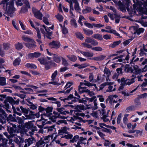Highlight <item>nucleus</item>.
<instances>
[{
	"label": "nucleus",
	"mask_w": 147,
	"mask_h": 147,
	"mask_svg": "<svg viewBox=\"0 0 147 147\" xmlns=\"http://www.w3.org/2000/svg\"><path fill=\"white\" fill-rule=\"evenodd\" d=\"M73 84H74L73 82H68L65 86L64 88H66L65 89H66L68 88H69L71 86H72Z\"/></svg>",
	"instance_id": "61"
},
{
	"label": "nucleus",
	"mask_w": 147,
	"mask_h": 147,
	"mask_svg": "<svg viewBox=\"0 0 147 147\" xmlns=\"http://www.w3.org/2000/svg\"><path fill=\"white\" fill-rule=\"evenodd\" d=\"M25 66L28 68H30L31 69H36L37 68L35 64L33 63H28L25 65Z\"/></svg>",
	"instance_id": "20"
},
{
	"label": "nucleus",
	"mask_w": 147,
	"mask_h": 147,
	"mask_svg": "<svg viewBox=\"0 0 147 147\" xmlns=\"http://www.w3.org/2000/svg\"><path fill=\"white\" fill-rule=\"evenodd\" d=\"M104 73L107 75V78H108L109 77V75L111 74V72L110 71L109 69L108 68H107L105 67V69L104 70Z\"/></svg>",
	"instance_id": "45"
},
{
	"label": "nucleus",
	"mask_w": 147,
	"mask_h": 147,
	"mask_svg": "<svg viewBox=\"0 0 147 147\" xmlns=\"http://www.w3.org/2000/svg\"><path fill=\"white\" fill-rule=\"evenodd\" d=\"M97 132L99 136L103 139L104 140L105 139L104 136H105V135L103 134L98 129L97 131Z\"/></svg>",
	"instance_id": "52"
},
{
	"label": "nucleus",
	"mask_w": 147,
	"mask_h": 147,
	"mask_svg": "<svg viewBox=\"0 0 147 147\" xmlns=\"http://www.w3.org/2000/svg\"><path fill=\"white\" fill-rule=\"evenodd\" d=\"M76 36L77 38L80 39V40H83L84 38L82 34L80 32L76 33Z\"/></svg>",
	"instance_id": "28"
},
{
	"label": "nucleus",
	"mask_w": 147,
	"mask_h": 147,
	"mask_svg": "<svg viewBox=\"0 0 147 147\" xmlns=\"http://www.w3.org/2000/svg\"><path fill=\"white\" fill-rule=\"evenodd\" d=\"M83 30L84 33L87 36L91 35L93 33V31L92 30L84 28L83 29Z\"/></svg>",
	"instance_id": "15"
},
{
	"label": "nucleus",
	"mask_w": 147,
	"mask_h": 147,
	"mask_svg": "<svg viewBox=\"0 0 147 147\" xmlns=\"http://www.w3.org/2000/svg\"><path fill=\"white\" fill-rule=\"evenodd\" d=\"M144 31V29L143 28H140L136 30V31L134 32V34L137 33V34L139 35L141 33L143 32Z\"/></svg>",
	"instance_id": "29"
},
{
	"label": "nucleus",
	"mask_w": 147,
	"mask_h": 147,
	"mask_svg": "<svg viewBox=\"0 0 147 147\" xmlns=\"http://www.w3.org/2000/svg\"><path fill=\"white\" fill-rule=\"evenodd\" d=\"M6 78L4 77H0V85L3 86L6 84Z\"/></svg>",
	"instance_id": "24"
},
{
	"label": "nucleus",
	"mask_w": 147,
	"mask_h": 147,
	"mask_svg": "<svg viewBox=\"0 0 147 147\" xmlns=\"http://www.w3.org/2000/svg\"><path fill=\"white\" fill-rule=\"evenodd\" d=\"M61 30L63 34L64 35L66 34L69 32L68 29L65 26V25L63 28L61 29Z\"/></svg>",
	"instance_id": "31"
},
{
	"label": "nucleus",
	"mask_w": 147,
	"mask_h": 147,
	"mask_svg": "<svg viewBox=\"0 0 147 147\" xmlns=\"http://www.w3.org/2000/svg\"><path fill=\"white\" fill-rule=\"evenodd\" d=\"M92 37L100 40L103 39L102 36L99 34H94L92 36Z\"/></svg>",
	"instance_id": "23"
},
{
	"label": "nucleus",
	"mask_w": 147,
	"mask_h": 147,
	"mask_svg": "<svg viewBox=\"0 0 147 147\" xmlns=\"http://www.w3.org/2000/svg\"><path fill=\"white\" fill-rule=\"evenodd\" d=\"M8 140L4 138V137L3 138V139L1 140V142H2L1 144L3 146H5L7 143Z\"/></svg>",
	"instance_id": "44"
},
{
	"label": "nucleus",
	"mask_w": 147,
	"mask_h": 147,
	"mask_svg": "<svg viewBox=\"0 0 147 147\" xmlns=\"http://www.w3.org/2000/svg\"><path fill=\"white\" fill-rule=\"evenodd\" d=\"M32 12L34 14V16L36 19L40 20H42L43 15L39 11L36 9L34 10L32 9Z\"/></svg>",
	"instance_id": "8"
},
{
	"label": "nucleus",
	"mask_w": 147,
	"mask_h": 147,
	"mask_svg": "<svg viewBox=\"0 0 147 147\" xmlns=\"http://www.w3.org/2000/svg\"><path fill=\"white\" fill-rule=\"evenodd\" d=\"M88 65L87 63H86L83 64H82L81 65L79 64V67H78V68L79 69H81L84 68Z\"/></svg>",
	"instance_id": "40"
},
{
	"label": "nucleus",
	"mask_w": 147,
	"mask_h": 147,
	"mask_svg": "<svg viewBox=\"0 0 147 147\" xmlns=\"http://www.w3.org/2000/svg\"><path fill=\"white\" fill-rule=\"evenodd\" d=\"M125 5L126 6V8L127 9L128 11L129 10V7L130 6V4L131 3V1L130 0H125Z\"/></svg>",
	"instance_id": "36"
},
{
	"label": "nucleus",
	"mask_w": 147,
	"mask_h": 147,
	"mask_svg": "<svg viewBox=\"0 0 147 147\" xmlns=\"http://www.w3.org/2000/svg\"><path fill=\"white\" fill-rule=\"evenodd\" d=\"M21 61V59L19 57L16 58L14 60L13 63V65L15 66L19 65Z\"/></svg>",
	"instance_id": "22"
},
{
	"label": "nucleus",
	"mask_w": 147,
	"mask_h": 147,
	"mask_svg": "<svg viewBox=\"0 0 147 147\" xmlns=\"http://www.w3.org/2000/svg\"><path fill=\"white\" fill-rule=\"evenodd\" d=\"M41 65H44L46 70H48L53 67H56L57 64L51 60L48 61L45 57L39 58L38 59Z\"/></svg>",
	"instance_id": "3"
},
{
	"label": "nucleus",
	"mask_w": 147,
	"mask_h": 147,
	"mask_svg": "<svg viewBox=\"0 0 147 147\" xmlns=\"http://www.w3.org/2000/svg\"><path fill=\"white\" fill-rule=\"evenodd\" d=\"M81 83H84V82H80V85L78 86V90L80 94H82L83 92H82V91L86 90L87 89V87L85 86L84 87H82V86L83 85H84V84H81Z\"/></svg>",
	"instance_id": "17"
},
{
	"label": "nucleus",
	"mask_w": 147,
	"mask_h": 147,
	"mask_svg": "<svg viewBox=\"0 0 147 147\" xmlns=\"http://www.w3.org/2000/svg\"><path fill=\"white\" fill-rule=\"evenodd\" d=\"M91 44L93 46H96L98 45V42L97 40L94 38H92Z\"/></svg>",
	"instance_id": "57"
},
{
	"label": "nucleus",
	"mask_w": 147,
	"mask_h": 147,
	"mask_svg": "<svg viewBox=\"0 0 147 147\" xmlns=\"http://www.w3.org/2000/svg\"><path fill=\"white\" fill-rule=\"evenodd\" d=\"M26 58L32 59L34 58V53H30L27 55Z\"/></svg>",
	"instance_id": "46"
},
{
	"label": "nucleus",
	"mask_w": 147,
	"mask_h": 147,
	"mask_svg": "<svg viewBox=\"0 0 147 147\" xmlns=\"http://www.w3.org/2000/svg\"><path fill=\"white\" fill-rule=\"evenodd\" d=\"M57 74L58 72L57 70H56L54 71V72L52 74L51 76V80L53 81L55 80Z\"/></svg>",
	"instance_id": "35"
},
{
	"label": "nucleus",
	"mask_w": 147,
	"mask_h": 147,
	"mask_svg": "<svg viewBox=\"0 0 147 147\" xmlns=\"http://www.w3.org/2000/svg\"><path fill=\"white\" fill-rule=\"evenodd\" d=\"M33 123L31 121L26 122L24 124L25 128H26L28 129H30V130L31 129L33 126Z\"/></svg>",
	"instance_id": "19"
},
{
	"label": "nucleus",
	"mask_w": 147,
	"mask_h": 147,
	"mask_svg": "<svg viewBox=\"0 0 147 147\" xmlns=\"http://www.w3.org/2000/svg\"><path fill=\"white\" fill-rule=\"evenodd\" d=\"M134 3L133 7L134 9H143L142 5V3L139 0H133Z\"/></svg>",
	"instance_id": "7"
},
{
	"label": "nucleus",
	"mask_w": 147,
	"mask_h": 147,
	"mask_svg": "<svg viewBox=\"0 0 147 147\" xmlns=\"http://www.w3.org/2000/svg\"><path fill=\"white\" fill-rule=\"evenodd\" d=\"M18 127L16 129V133H22L24 132L25 128L24 125H18Z\"/></svg>",
	"instance_id": "13"
},
{
	"label": "nucleus",
	"mask_w": 147,
	"mask_h": 147,
	"mask_svg": "<svg viewBox=\"0 0 147 147\" xmlns=\"http://www.w3.org/2000/svg\"><path fill=\"white\" fill-rule=\"evenodd\" d=\"M15 47L17 50H20L22 49L23 46L22 43L18 42L15 45Z\"/></svg>",
	"instance_id": "18"
},
{
	"label": "nucleus",
	"mask_w": 147,
	"mask_h": 147,
	"mask_svg": "<svg viewBox=\"0 0 147 147\" xmlns=\"http://www.w3.org/2000/svg\"><path fill=\"white\" fill-rule=\"evenodd\" d=\"M82 92L88 93V95L90 96H94V93L93 91H90V90L87 89L86 90L82 91Z\"/></svg>",
	"instance_id": "27"
},
{
	"label": "nucleus",
	"mask_w": 147,
	"mask_h": 147,
	"mask_svg": "<svg viewBox=\"0 0 147 147\" xmlns=\"http://www.w3.org/2000/svg\"><path fill=\"white\" fill-rule=\"evenodd\" d=\"M62 64L65 66H67L68 65V63L67 60L64 58L61 57Z\"/></svg>",
	"instance_id": "42"
},
{
	"label": "nucleus",
	"mask_w": 147,
	"mask_h": 147,
	"mask_svg": "<svg viewBox=\"0 0 147 147\" xmlns=\"http://www.w3.org/2000/svg\"><path fill=\"white\" fill-rule=\"evenodd\" d=\"M84 83H81V84H84V85L88 86L89 87L92 86L93 83H90L88 81H87L85 80H84Z\"/></svg>",
	"instance_id": "38"
},
{
	"label": "nucleus",
	"mask_w": 147,
	"mask_h": 147,
	"mask_svg": "<svg viewBox=\"0 0 147 147\" xmlns=\"http://www.w3.org/2000/svg\"><path fill=\"white\" fill-rule=\"evenodd\" d=\"M117 5L119 6L120 10L123 12H125L126 11V6L124 4H123L121 1H119Z\"/></svg>",
	"instance_id": "12"
},
{
	"label": "nucleus",
	"mask_w": 147,
	"mask_h": 147,
	"mask_svg": "<svg viewBox=\"0 0 147 147\" xmlns=\"http://www.w3.org/2000/svg\"><path fill=\"white\" fill-rule=\"evenodd\" d=\"M14 95L15 96H17L21 98L22 99H24L25 98L26 96L25 94H19L17 93H15L14 94Z\"/></svg>",
	"instance_id": "39"
},
{
	"label": "nucleus",
	"mask_w": 147,
	"mask_h": 147,
	"mask_svg": "<svg viewBox=\"0 0 147 147\" xmlns=\"http://www.w3.org/2000/svg\"><path fill=\"white\" fill-rule=\"evenodd\" d=\"M147 97V93H144L142 94L139 95L138 96V97L139 98H146Z\"/></svg>",
	"instance_id": "63"
},
{
	"label": "nucleus",
	"mask_w": 147,
	"mask_h": 147,
	"mask_svg": "<svg viewBox=\"0 0 147 147\" xmlns=\"http://www.w3.org/2000/svg\"><path fill=\"white\" fill-rule=\"evenodd\" d=\"M53 108L52 107H48L46 108H45V111H46L47 114L49 113H51L52 112Z\"/></svg>",
	"instance_id": "43"
},
{
	"label": "nucleus",
	"mask_w": 147,
	"mask_h": 147,
	"mask_svg": "<svg viewBox=\"0 0 147 147\" xmlns=\"http://www.w3.org/2000/svg\"><path fill=\"white\" fill-rule=\"evenodd\" d=\"M76 22V20L74 18L71 19L70 21L71 25L74 26L75 28H76L77 27V24Z\"/></svg>",
	"instance_id": "30"
},
{
	"label": "nucleus",
	"mask_w": 147,
	"mask_h": 147,
	"mask_svg": "<svg viewBox=\"0 0 147 147\" xmlns=\"http://www.w3.org/2000/svg\"><path fill=\"white\" fill-rule=\"evenodd\" d=\"M2 4L3 5V8L6 12L7 15L9 16L14 13L15 8L14 6V2L13 0L7 2L2 0L0 3V5Z\"/></svg>",
	"instance_id": "1"
},
{
	"label": "nucleus",
	"mask_w": 147,
	"mask_h": 147,
	"mask_svg": "<svg viewBox=\"0 0 147 147\" xmlns=\"http://www.w3.org/2000/svg\"><path fill=\"white\" fill-rule=\"evenodd\" d=\"M54 56L53 57V59L55 62L59 63L61 62V57L57 55L54 54Z\"/></svg>",
	"instance_id": "14"
},
{
	"label": "nucleus",
	"mask_w": 147,
	"mask_h": 147,
	"mask_svg": "<svg viewBox=\"0 0 147 147\" xmlns=\"http://www.w3.org/2000/svg\"><path fill=\"white\" fill-rule=\"evenodd\" d=\"M134 106L131 105L130 106L126 108L125 111L127 112H128L133 110H134Z\"/></svg>",
	"instance_id": "55"
},
{
	"label": "nucleus",
	"mask_w": 147,
	"mask_h": 147,
	"mask_svg": "<svg viewBox=\"0 0 147 147\" xmlns=\"http://www.w3.org/2000/svg\"><path fill=\"white\" fill-rule=\"evenodd\" d=\"M27 140H28V146L33 143V141H36L35 139L33 137H32L31 138H29Z\"/></svg>",
	"instance_id": "26"
},
{
	"label": "nucleus",
	"mask_w": 147,
	"mask_h": 147,
	"mask_svg": "<svg viewBox=\"0 0 147 147\" xmlns=\"http://www.w3.org/2000/svg\"><path fill=\"white\" fill-rule=\"evenodd\" d=\"M25 116L26 117L27 119H33L35 118L34 115L29 114L28 115H26Z\"/></svg>",
	"instance_id": "53"
},
{
	"label": "nucleus",
	"mask_w": 147,
	"mask_h": 147,
	"mask_svg": "<svg viewBox=\"0 0 147 147\" xmlns=\"http://www.w3.org/2000/svg\"><path fill=\"white\" fill-rule=\"evenodd\" d=\"M80 53L86 57H92L94 55V54L92 53H90L88 52H85L83 51H81Z\"/></svg>",
	"instance_id": "16"
},
{
	"label": "nucleus",
	"mask_w": 147,
	"mask_h": 147,
	"mask_svg": "<svg viewBox=\"0 0 147 147\" xmlns=\"http://www.w3.org/2000/svg\"><path fill=\"white\" fill-rule=\"evenodd\" d=\"M49 45L52 48L57 49L60 47L61 44L59 41L53 40L49 43Z\"/></svg>",
	"instance_id": "6"
},
{
	"label": "nucleus",
	"mask_w": 147,
	"mask_h": 147,
	"mask_svg": "<svg viewBox=\"0 0 147 147\" xmlns=\"http://www.w3.org/2000/svg\"><path fill=\"white\" fill-rule=\"evenodd\" d=\"M24 89L28 91V92H27V94H32L34 92L32 88H25Z\"/></svg>",
	"instance_id": "58"
},
{
	"label": "nucleus",
	"mask_w": 147,
	"mask_h": 147,
	"mask_svg": "<svg viewBox=\"0 0 147 147\" xmlns=\"http://www.w3.org/2000/svg\"><path fill=\"white\" fill-rule=\"evenodd\" d=\"M28 8L27 7L23 6L21 7V12L23 13L27 12L28 11Z\"/></svg>",
	"instance_id": "50"
},
{
	"label": "nucleus",
	"mask_w": 147,
	"mask_h": 147,
	"mask_svg": "<svg viewBox=\"0 0 147 147\" xmlns=\"http://www.w3.org/2000/svg\"><path fill=\"white\" fill-rule=\"evenodd\" d=\"M13 113L14 114H16L18 115H19V116H21L22 115L21 113L20 112H17L16 111V108L15 107H13Z\"/></svg>",
	"instance_id": "62"
},
{
	"label": "nucleus",
	"mask_w": 147,
	"mask_h": 147,
	"mask_svg": "<svg viewBox=\"0 0 147 147\" xmlns=\"http://www.w3.org/2000/svg\"><path fill=\"white\" fill-rule=\"evenodd\" d=\"M4 120L5 121V123L6 122V120H7V122H8V123H10V121L12 122H17L16 118L13 117L11 114L9 115L8 117H7V114L6 117V118H5Z\"/></svg>",
	"instance_id": "9"
},
{
	"label": "nucleus",
	"mask_w": 147,
	"mask_h": 147,
	"mask_svg": "<svg viewBox=\"0 0 147 147\" xmlns=\"http://www.w3.org/2000/svg\"><path fill=\"white\" fill-rule=\"evenodd\" d=\"M43 22L46 25H48L49 24V22L48 21V20L47 18L45 17H44L43 19Z\"/></svg>",
	"instance_id": "60"
},
{
	"label": "nucleus",
	"mask_w": 147,
	"mask_h": 147,
	"mask_svg": "<svg viewBox=\"0 0 147 147\" xmlns=\"http://www.w3.org/2000/svg\"><path fill=\"white\" fill-rule=\"evenodd\" d=\"M10 44L8 43H4L3 44V49L5 50H8L10 48Z\"/></svg>",
	"instance_id": "34"
},
{
	"label": "nucleus",
	"mask_w": 147,
	"mask_h": 147,
	"mask_svg": "<svg viewBox=\"0 0 147 147\" xmlns=\"http://www.w3.org/2000/svg\"><path fill=\"white\" fill-rule=\"evenodd\" d=\"M106 56L103 55H100L98 57H94L92 58H89V59L94 60L97 61H101L104 60L106 57Z\"/></svg>",
	"instance_id": "11"
},
{
	"label": "nucleus",
	"mask_w": 147,
	"mask_h": 147,
	"mask_svg": "<svg viewBox=\"0 0 147 147\" xmlns=\"http://www.w3.org/2000/svg\"><path fill=\"white\" fill-rule=\"evenodd\" d=\"M7 127V130L10 134L9 137H13L14 135V134L16 133V125L12 123H8Z\"/></svg>",
	"instance_id": "5"
},
{
	"label": "nucleus",
	"mask_w": 147,
	"mask_h": 147,
	"mask_svg": "<svg viewBox=\"0 0 147 147\" xmlns=\"http://www.w3.org/2000/svg\"><path fill=\"white\" fill-rule=\"evenodd\" d=\"M53 32H48L47 31V32L46 33V36L48 39L51 40L52 39L51 36L53 34Z\"/></svg>",
	"instance_id": "33"
},
{
	"label": "nucleus",
	"mask_w": 147,
	"mask_h": 147,
	"mask_svg": "<svg viewBox=\"0 0 147 147\" xmlns=\"http://www.w3.org/2000/svg\"><path fill=\"white\" fill-rule=\"evenodd\" d=\"M63 123L66 125L67 124V123L65 120H59L58 121V123H57V124L58 125H59L61 123Z\"/></svg>",
	"instance_id": "64"
},
{
	"label": "nucleus",
	"mask_w": 147,
	"mask_h": 147,
	"mask_svg": "<svg viewBox=\"0 0 147 147\" xmlns=\"http://www.w3.org/2000/svg\"><path fill=\"white\" fill-rule=\"evenodd\" d=\"M79 138V136L77 135L75 136H74L72 139L71 140H70V143H73L74 142H76L77 141V140H78Z\"/></svg>",
	"instance_id": "32"
},
{
	"label": "nucleus",
	"mask_w": 147,
	"mask_h": 147,
	"mask_svg": "<svg viewBox=\"0 0 147 147\" xmlns=\"http://www.w3.org/2000/svg\"><path fill=\"white\" fill-rule=\"evenodd\" d=\"M20 100L18 98L15 101L12 97L8 96L7 97L6 99L4 101L3 103L5 104L4 105L1 104H0L2 108L3 107L6 109V111L7 112H11V111L8 110V109H9V105L8 102H9L12 105V109H13V107H14V105H18L19 104Z\"/></svg>",
	"instance_id": "2"
},
{
	"label": "nucleus",
	"mask_w": 147,
	"mask_h": 147,
	"mask_svg": "<svg viewBox=\"0 0 147 147\" xmlns=\"http://www.w3.org/2000/svg\"><path fill=\"white\" fill-rule=\"evenodd\" d=\"M20 109L22 113L25 114H27L28 113V110L26 108H24L22 106L20 107Z\"/></svg>",
	"instance_id": "54"
},
{
	"label": "nucleus",
	"mask_w": 147,
	"mask_h": 147,
	"mask_svg": "<svg viewBox=\"0 0 147 147\" xmlns=\"http://www.w3.org/2000/svg\"><path fill=\"white\" fill-rule=\"evenodd\" d=\"M121 41L120 40L114 41L112 44H110L109 45V47L112 48H115L116 46L119 45L121 43Z\"/></svg>",
	"instance_id": "21"
},
{
	"label": "nucleus",
	"mask_w": 147,
	"mask_h": 147,
	"mask_svg": "<svg viewBox=\"0 0 147 147\" xmlns=\"http://www.w3.org/2000/svg\"><path fill=\"white\" fill-rule=\"evenodd\" d=\"M23 1V3L25 4L24 6L27 7L28 9L30 8V6L28 1V0H24Z\"/></svg>",
	"instance_id": "56"
},
{
	"label": "nucleus",
	"mask_w": 147,
	"mask_h": 147,
	"mask_svg": "<svg viewBox=\"0 0 147 147\" xmlns=\"http://www.w3.org/2000/svg\"><path fill=\"white\" fill-rule=\"evenodd\" d=\"M84 24L86 26L89 28L92 29L93 28V25L92 24L90 23H87V22H84Z\"/></svg>",
	"instance_id": "51"
},
{
	"label": "nucleus",
	"mask_w": 147,
	"mask_h": 147,
	"mask_svg": "<svg viewBox=\"0 0 147 147\" xmlns=\"http://www.w3.org/2000/svg\"><path fill=\"white\" fill-rule=\"evenodd\" d=\"M22 38L24 41L27 42L24 43L25 46L27 48L32 49L36 47V42L34 39L24 36H22Z\"/></svg>",
	"instance_id": "4"
},
{
	"label": "nucleus",
	"mask_w": 147,
	"mask_h": 147,
	"mask_svg": "<svg viewBox=\"0 0 147 147\" xmlns=\"http://www.w3.org/2000/svg\"><path fill=\"white\" fill-rule=\"evenodd\" d=\"M92 49L93 51H101L102 50V49L100 47H97L92 48Z\"/></svg>",
	"instance_id": "47"
},
{
	"label": "nucleus",
	"mask_w": 147,
	"mask_h": 147,
	"mask_svg": "<svg viewBox=\"0 0 147 147\" xmlns=\"http://www.w3.org/2000/svg\"><path fill=\"white\" fill-rule=\"evenodd\" d=\"M73 135L72 134H68L62 136L61 138H64L66 139H71L73 137Z\"/></svg>",
	"instance_id": "48"
},
{
	"label": "nucleus",
	"mask_w": 147,
	"mask_h": 147,
	"mask_svg": "<svg viewBox=\"0 0 147 147\" xmlns=\"http://www.w3.org/2000/svg\"><path fill=\"white\" fill-rule=\"evenodd\" d=\"M134 102L137 105H141L140 100L138 97L135 99Z\"/></svg>",
	"instance_id": "59"
},
{
	"label": "nucleus",
	"mask_w": 147,
	"mask_h": 147,
	"mask_svg": "<svg viewBox=\"0 0 147 147\" xmlns=\"http://www.w3.org/2000/svg\"><path fill=\"white\" fill-rule=\"evenodd\" d=\"M82 45L84 47H86L88 49H92V45L88 43H86V42H83L82 44Z\"/></svg>",
	"instance_id": "37"
},
{
	"label": "nucleus",
	"mask_w": 147,
	"mask_h": 147,
	"mask_svg": "<svg viewBox=\"0 0 147 147\" xmlns=\"http://www.w3.org/2000/svg\"><path fill=\"white\" fill-rule=\"evenodd\" d=\"M68 129H69V128L65 126L61 127L60 129L58 130V135L59 136L65 134H68V132L67 131V130Z\"/></svg>",
	"instance_id": "10"
},
{
	"label": "nucleus",
	"mask_w": 147,
	"mask_h": 147,
	"mask_svg": "<svg viewBox=\"0 0 147 147\" xmlns=\"http://www.w3.org/2000/svg\"><path fill=\"white\" fill-rule=\"evenodd\" d=\"M55 17L57 19L59 20V22H61L63 21V17L62 15L58 14L57 15H56Z\"/></svg>",
	"instance_id": "49"
},
{
	"label": "nucleus",
	"mask_w": 147,
	"mask_h": 147,
	"mask_svg": "<svg viewBox=\"0 0 147 147\" xmlns=\"http://www.w3.org/2000/svg\"><path fill=\"white\" fill-rule=\"evenodd\" d=\"M67 57L70 60L73 62H75L77 59L76 57L74 55H72L71 56L67 55Z\"/></svg>",
	"instance_id": "25"
},
{
	"label": "nucleus",
	"mask_w": 147,
	"mask_h": 147,
	"mask_svg": "<svg viewBox=\"0 0 147 147\" xmlns=\"http://www.w3.org/2000/svg\"><path fill=\"white\" fill-rule=\"evenodd\" d=\"M16 119L18 120V123L20 125H23L24 123V120L21 117H18Z\"/></svg>",
	"instance_id": "41"
}]
</instances>
